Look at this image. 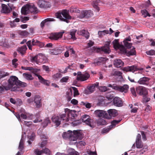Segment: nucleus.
<instances>
[{
  "instance_id": "obj_41",
  "label": "nucleus",
  "mask_w": 155,
  "mask_h": 155,
  "mask_svg": "<svg viewBox=\"0 0 155 155\" xmlns=\"http://www.w3.org/2000/svg\"><path fill=\"white\" fill-rule=\"evenodd\" d=\"M23 76L26 79L28 80H31L33 79L32 75L30 74L25 73L23 74Z\"/></svg>"
},
{
  "instance_id": "obj_52",
  "label": "nucleus",
  "mask_w": 155,
  "mask_h": 155,
  "mask_svg": "<svg viewBox=\"0 0 155 155\" xmlns=\"http://www.w3.org/2000/svg\"><path fill=\"white\" fill-rule=\"evenodd\" d=\"M72 88L74 91V96L75 97L78 96L79 94L77 88L74 87H72Z\"/></svg>"
},
{
  "instance_id": "obj_26",
  "label": "nucleus",
  "mask_w": 155,
  "mask_h": 155,
  "mask_svg": "<svg viewBox=\"0 0 155 155\" xmlns=\"http://www.w3.org/2000/svg\"><path fill=\"white\" fill-rule=\"evenodd\" d=\"M114 65L116 67L120 68L124 65V62L120 59H116L114 62Z\"/></svg>"
},
{
  "instance_id": "obj_14",
  "label": "nucleus",
  "mask_w": 155,
  "mask_h": 155,
  "mask_svg": "<svg viewBox=\"0 0 155 155\" xmlns=\"http://www.w3.org/2000/svg\"><path fill=\"white\" fill-rule=\"evenodd\" d=\"M150 80V78L144 77L140 78L138 81L137 83L140 84L147 86L149 84V81Z\"/></svg>"
},
{
  "instance_id": "obj_36",
  "label": "nucleus",
  "mask_w": 155,
  "mask_h": 155,
  "mask_svg": "<svg viewBox=\"0 0 155 155\" xmlns=\"http://www.w3.org/2000/svg\"><path fill=\"white\" fill-rule=\"evenodd\" d=\"M40 98L41 97H35L34 102L35 103V105L37 108L40 107L41 105Z\"/></svg>"
},
{
  "instance_id": "obj_40",
  "label": "nucleus",
  "mask_w": 155,
  "mask_h": 155,
  "mask_svg": "<svg viewBox=\"0 0 155 155\" xmlns=\"http://www.w3.org/2000/svg\"><path fill=\"white\" fill-rule=\"evenodd\" d=\"M109 33V31L108 30H104L103 31H99L98 32V35L99 37H102L104 35H105L106 34Z\"/></svg>"
},
{
  "instance_id": "obj_54",
  "label": "nucleus",
  "mask_w": 155,
  "mask_h": 155,
  "mask_svg": "<svg viewBox=\"0 0 155 155\" xmlns=\"http://www.w3.org/2000/svg\"><path fill=\"white\" fill-rule=\"evenodd\" d=\"M47 143V142L46 140H43L41 143L39 144V146L43 148L46 146Z\"/></svg>"
},
{
  "instance_id": "obj_58",
  "label": "nucleus",
  "mask_w": 155,
  "mask_h": 155,
  "mask_svg": "<svg viewBox=\"0 0 155 155\" xmlns=\"http://www.w3.org/2000/svg\"><path fill=\"white\" fill-rule=\"evenodd\" d=\"M28 136V138L30 139V140L33 141L34 140L35 135L34 133H32L31 134V135H29Z\"/></svg>"
},
{
  "instance_id": "obj_64",
  "label": "nucleus",
  "mask_w": 155,
  "mask_h": 155,
  "mask_svg": "<svg viewBox=\"0 0 155 155\" xmlns=\"http://www.w3.org/2000/svg\"><path fill=\"white\" fill-rule=\"evenodd\" d=\"M21 35L23 36H27L28 34L29 33L28 32L24 31H22L20 33Z\"/></svg>"
},
{
  "instance_id": "obj_55",
  "label": "nucleus",
  "mask_w": 155,
  "mask_h": 155,
  "mask_svg": "<svg viewBox=\"0 0 155 155\" xmlns=\"http://www.w3.org/2000/svg\"><path fill=\"white\" fill-rule=\"evenodd\" d=\"M107 60V59L104 58H99L98 63H100L102 64H104L105 61Z\"/></svg>"
},
{
  "instance_id": "obj_31",
  "label": "nucleus",
  "mask_w": 155,
  "mask_h": 155,
  "mask_svg": "<svg viewBox=\"0 0 155 155\" xmlns=\"http://www.w3.org/2000/svg\"><path fill=\"white\" fill-rule=\"evenodd\" d=\"M2 12L7 13L10 12V9L6 5L2 4Z\"/></svg>"
},
{
  "instance_id": "obj_1",
  "label": "nucleus",
  "mask_w": 155,
  "mask_h": 155,
  "mask_svg": "<svg viewBox=\"0 0 155 155\" xmlns=\"http://www.w3.org/2000/svg\"><path fill=\"white\" fill-rule=\"evenodd\" d=\"M62 136L64 139H68L71 142L76 141L78 139H81L83 137L81 131L78 130H74L73 132L69 130L67 132H64Z\"/></svg>"
},
{
  "instance_id": "obj_63",
  "label": "nucleus",
  "mask_w": 155,
  "mask_h": 155,
  "mask_svg": "<svg viewBox=\"0 0 155 155\" xmlns=\"http://www.w3.org/2000/svg\"><path fill=\"white\" fill-rule=\"evenodd\" d=\"M67 97H71L73 95L71 90H69L67 92Z\"/></svg>"
},
{
  "instance_id": "obj_51",
  "label": "nucleus",
  "mask_w": 155,
  "mask_h": 155,
  "mask_svg": "<svg viewBox=\"0 0 155 155\" xmlns=\"http://www.w3.org/2000/svg\"><path fill=\"white\" fill-rule=\"evenodd\" d=\"M34 152L36 155H42L43 153L42 150H40L38 149L35 150Z\"/></svg>"
},
{
  "instance_id": "obj_60",
  "label": "nucleus",
  "mask_w": 155,
  "mask_h": 155,
  "mask_svg": "<svg viewBox=\"0 0 155 155\" xmlns=\"http://www.w3.org/2000/svg\"><path fill=\"white\" fill-rule=\"evenodd\" d=\"M18 61V60L16 58L14 59L12 61V64L15 68H16L18 65L17 63Z\"/></svg>"
},
{
  "instance_id": "obj_25",
  "label": "nucleus",
  "mask_w": 155,
  "mask_h": 155,
  "mask_svg": "<svg viewBox=\"0 0 155 155\" xmlns=\"http://www.w3.org/2000/svg\"><path fill=\"white\" fill-rule=\"evenodd\" d=\"M131 38L130 37H128L123 41L124 45L127 48H130L132 46L131 43H129L128 41H130Z\"/></svg>"
},
{
  "instance_id": "obj_23",
  "label": "nucleus",
  "mask_w": 155,
  "mask_h": 155,
  "mask_svg": "<svg viewBox=\"0 0 155 155\" xmlns=\"http://www.w3.org/2000/svg\"><path fill=\"white\" fill-rule=\"evenodd\" d=\"M113 102L114 105L117 106L121 107L123 105V102L119 97H114Z\"/></svg>"
},
{
  "instance_id": "obj_38",
  "label": "nucleus",
  "mask_w": 155,
  "mask_h": 155,
  "mask_svg": "<svg viewBox=\"0 0 155 155\" xmlns=\"http://www.w3.org/2000/svg\"><path fill=\"white\" fill-rule=\"evenodd\" d=\"M97 124L99 125H105L107 124L106 121L104 119L99 118L96 120Z\"/></svg>"
},
{
  "instance_id": "obj_19",
  "label": "nucleus",
  "mask_w": 155,
  "mask_h": 155,
  "mask_svg": "<svg viewBox=\"0 0 155 155\" xmlns=\"http://www.w3.org/2000/svg\"><path fill=\"white\" fill-rule=\"evenodd\" d=\"M136 147L137 148H142L143 147V143L141 142V135L138 134L137 136L136 141Z\"/></svg>"
},
{
  "instance_id": "obj_50",
  "label": "nucleus",
  "mask_w": 155,
  "mask_h": 155,
  "mask_svg": "<svg viewBox=\"0 0 155 155\" xmlns=\"http://www.w3.org/2000/svg\"><path fill=\"white\" fill-rule=\"evenodd\" d=\"M99 90L101 92H104L109 90L108 88L106 86H100L98 88Z\"/></svg>"
},
{
  "instance_id": "obj_49",
  "label": "nucleus",
  "mask_w": 155,
  "mask_h": 155,
  "mask_svg": "<svg viewBox=\"0 0 155 155\" xmlns=\"http://www.w3.org/2000/svg\"><path fill=\"white\" fill-rule=\"evenodd\" d=\"M50 123V121L48 118H46L44 121L43 122L42 125L44 127H46L48 125V124Z\"/></svg>"
},
{
  "instance_id": "obj_43",
  "label": "nucleus",
  "mask_w": 155,
  "mask_h": 155,
  "mask_svg": "<svg viewBox=\"0 0 155 155\" xmlns=\"http://www.w3.org/2000/svg\"><path fill=\"white\" fill-rule=\"evenodd\" d=\"M10 101L11 103L14 104H19L21 102V100L19 98L17 99L16 101L14 99L11 98Z\"/></svg>"
},
{
  "instance_id": "obj_11",
  "label": "nucleus",
  "mask_w": 155,
  "mask_h": 155,
  "mask_svg": "<svg viewBox=\"0 0 155 155\" xmlns=\"http://www.w3.org/2000/svg\"><path fill=\"white\" fill-rule=\"evenodd\" d=\"M121 121L120 120H114L111 122V125L108 128L103 129L102 130L103 133L106 134L112 129V128L115 127L116 124H117Z\"/></svg>"
},
{
  "instance_id": "obj_8",
  "label": "nucleus",
  "mask_w": 155,
  "mask_h": 155,
  "mask_svg": "<svg viewBox=\"0 0 155 155\" xmlns=\"http://www.w3.org/2000/svg\"><path fill=\"white\" fill-rule=\"evenodd\" d=\"M14 114L18 119L20 123H21L22 122V121L21 119H21L24 120L32 119L29 116V114L25 112L24 113H22L20 115L17 113Z\"/></svg>"
},
{
  "instance_id": "obj_59",
  "label": "nucleus",
  "mask_w": 155,
  "mask_h": 155,
  "mask_svg": "<svg viewBox=\"0 0 155 155\" xmlns=\"http://www.w3.org/2000/svg\"><path fill=\"white\" fill-rule=\"evenodd\" d=\"M130 91L131 94H133V96H136V91H135V88L134 87L130 88Z\"/></svg>"
},
{
  "instance_id": "obj_32",
  "label": "nucleus",
  "mask_w": 155,
  "mask_h": 155,
  "mask_svg": "<svg viewBox=\"0 0 155 155\" xmlns=\"http://www.w3.org/2000/svg\"><path fill=\"white\" fill-rule=\"evenodd\" d=\"M21 68L25 70H29L32 71L34 73L35 72H38L40 71V69H33L32 67H25L24 66L21 67Z\"/></svg>"
},
{
  "instance_id": "obj_24",
  "label": "nucleus",
  "mask_w": 155,
  "mask_h": 155,
  "mask_svg": "<svg viewBox=\"0 0 155 155\" xmlns=\"http://www.w3.org/2000/svg\"><path fill=\"white\" fill-rule=\"evenodd\" d=\"M76 30H73L70 33H67L66 34L68 36V39H72L73 40L76 39V38L75 37V34L76 33Z\"/></svg>"
},
{
  "instance_id": "obj_4",
  "label": "nucleus",
  "mask_w": 155,
  "mask_h": 155,
  "mask_svg": "<svg viewBox=\"0 0 155 155\" xmlns=\"http://www.w3.org/2000/svg\"><path fill=\"white\" fill-rule=\"evenodd\" d=\"M46 59V57L44 55L41 54H39L35 56L32 57L31 60L32 62L38 64L39 63H45Z\"/></svg>"
},
{
  "instance_id": "obj_22",
  "label": "nucleus",
  "mask_w": 155,
  "mask_h": 155,
  "mask_svg": "<svg viewBox=\"0 0 155 155\" xmlns=\"http://www.w3.org/2000/svg\"><path fill=\"white\" fill-rule=\"evenodd\" d=\"M29 4H26L22 7L21 9V12L23 14L26 15L30 12Z\"/></svg>"
},
{
  "instance_id": "obj_5",
  "label": "nucleus",
  "mask_w": 155,
  "mask_h": 155,
  "mask_svg": "<svg viewBox=\"0 0 155 155\" xmlns=\"http://www.w3.org/2000/svg\"><path fill=\"white\" fill-rule=\"evenodd\" d=\"M93 12L91 10H82L78 15V18H88L93 16Z\"/></svg>"
},
{
  "instance_id": "obj_46",
  "label": "nucleus",
  "mask_w": 155,
  "mask_h": 155,
  "mask_svg": "<svg viewBox=\"0 0 155 155\" xmlns=\"http://www.w3.org/2000/svg\"><path fill=\"white\" fill-rule=\"evenodd\" d=\"M18 84H17V86L21 88V87H25L27 85V84L26 83L21 82L19 81L18 80Z\"/></svg>"
},
{
  "instance_id": "obj_45",
  "label": "nucleus",
  "mask_w": 155,
  "mask_h": 155,
  "mask_svg": "<svg viewBox=\"0 0 155 155\" xmlns=\"http://www.w3.org/2000/svg\"><path fill=\"white\" fill-rule=\"evenodd\" d=\"M43 151V153H45L47 155H50L51 153V151L49 149L47 148H45L42 149Z\"/></svg>"
},
{
  "instance_id": "obj_56",
  "label": "nucleus",
  "mask_w": 155,
  "mask_h": 155,
  "mask_svg": "<svg viewBox=\"0 0 155 155\" xmlns=\"http://www.w3.org/2000/svg\"><path fill=\"white\" fill-rule=\"evenodd\" d=\"M146 53L147 55H153L155 54V51L151 50L150 51H147Z\"/></svg>"
},
{
  "instance_id": "obj_57",
  "label": "nucleus",
  "mask_w": 155,
  "mask_h": 155,
  "mask_svg": "<svg viewBox=\"0 0 155 155\" xmlns=\"http://www.w3.org/2000/svg\"><path fill=\"white\" fill-rule=\"evenodd\" d=\"M60 118L61 120H65L66 121H68L69 120L68 118L66 117L65 114H63L61 115Z\"/></svg>"
},
{
  "instance_id": "obj_17",
  "label": "nucleus",
  "mask_w": 155,
  "mask_h": 155,
  "mask_svg": "<svg viewBox=\"0 0 155 155\" xmlns=\"http://www.w3.org/2000/svg\"><path fill=\"white\" fill-rule=\"evenodd\" d=\"M110 41H107L106 42L105 45L101 48L100 49L103 51L104 53L109 54L110 50Z\"/></svg>"
},
{
  "instance_id": "obj_62",
  "label": "nucleus",
  "mask_w": 155,
  "mask_h": 155,
  "mask_svg": "<svg viewBox=\"0 0 155 155\" xmlns=\"http://www.w3.org/2000/svg\"><path fill=\"white\" fill-rule=\"evenodd\" d=\"M69 79L68 76L63 77L61 80V81L62 82H67Z\"/></svg>"
},
{
  "instance_id": "obj_33",
  "label": "nucleus",
  "mask_w": 155,
  "mask_h": 155,
  "mask_svg": "<svg viewBox=\"0 0 155 155\" xmlns=\"http://www.w3.org/2000/svg\"><path fill=\"white\" fill-rule=\"evenodd\" d=\"M39 7L41 8H45L47 6V2L44 0H40L38 2Z\"/></svg>"
},
{
  "instance_id": "obj_29",
  "label": "nucleus",
  "mask_w": 155,
  "mask_h": 155,
  "mask_svg": "<svg viewBox=\"0 0 155 155\" xmlns=\"http://www.w3.org/2000/svg\"><path fill=\"white\" fill-rule=\"evenodd\" d=\"M108 113L109 114V116L108 115V117H110V119L111 117H115L117 115V110L114 109H110L108 110Z\"/></svg>"
},
{
  "instance_id": "obj_2",
  "label": "nucleus",
  "mask_w": 155,
  "mask_h": 155,
  "mask_svg": "<svg viewBox=\"0 0 155 155\" xmlns=\"http://www.w3.org/2000/svg\"><path fill=\"white\" fill-rule=\"evenodd\" d=\"M18 80V78L16 77H11L8 80V85L4 87L5 89L7 91L11 89L12 91H22V89L17 86Z\"/></svg>"
},
{
  "instance_id": "obj_30",
  "label": "nucleus",
  "mask_w": 155,
  "mask_h": 155,
  "mask_svg": "<svg viewBox=\"0 0 155 155\" xmlns=\"http://www.w3.org/2000/svg\"><path fill=\"white\" fill-rule=\"evenodd\" d=\"M114 48L116 49H119L120 50V48L122 47H124L123 46H120L118 41V39H115L112 42Z\"/></svg>"
},
{
  "instance_id": "obj_34",
  "label": "nucleus",
  "mask_w": 155,
  "mask_h": 155,
  "mask_svg": "<svg viewBox=\"0 0 155 155\" xmlns=\"http://www.w3.org/2000/svg\"><path fill=\"white\" fill-rule=\"evenodd\" d=\"M64 111L65 113L68 115L71 114V115L73 117H74L76 116V114H75L76 111L75 110H71L68 108H66L64 109Z\"/></svg>"
},
{
  "instance_id": "obj_39",
  "label": "nucleus",
  "mask_w": 155,
  "mask_h": 155,
  "mask_svg": "<svg viewBox=\"0 0 155 155\" xmlns=\"http://www.w3.org/2000/svg\"><path fill=\"white\" fill-rule=\"evenodd\" d=\"M25 138L23 135H22L20 141L18 148L21 150H22L23 148V145L24 143Z\"/></svg>"
},
{
  "instance_id": "obj_16",
  "label": "nucleus",
  "mask_w": 155,
  "mask_h": 155,
  "mask_svg": "<svg viewBox=\"0 0 155 155\" xmlns=\"http://www.w3.org/2000/svg\"><path fill=\"white\" fill-rule=\"evenodd\" d=\"M99 83H96L92 84L88 88L85 90V93L87 94H89L93 92L95 90V87L98 86Z\"/></svg>"
},
{
  "instance_id": "obj_42",
  "label": "nucleus",
  "mask_w": 155,
  "mask_h": 155,
  "mask_svg": "<svg viewBox=\"0 0 155 155\" xmlns=\"http://www.w3.org/2000/svg\"><path fill=\"white\" fill-rule=\"evenodd\" d=\"M80 34L84 36L87 39L88 38L89 36L88 32L85 30L81 31Z\"/></svg>"
},
{
  "instance_id": "obj_20",
  "label": "nucleus",
  "mask_w": 155,
  "mask_h": 155,
  "mask_svg": "<svg viewBox=\"0 0 155 155\" xmlns=\"http://www.w3.org/2000/svg\"><path fill=\"white\" fill-rule=\"evenodd\" d=\"M51 120L57 127L58 126L61 124V119L58 116L54 115L51 117Z\"/></svg>"
},
{
  "instance_id": "obj_44",
  "label": "nucleus",
  "mask_w": 155,
  "mask_h": 155,
  "mask_svg": "<svg viewBox=\"0 0 155 155\" xmlns=\"http://www.w3.org/2000/svg\"><path fill=\"white\" fill-rule=\"evenodd\" d=\"M122 74V73L120 71L114 70L111 73V75L113 76H120Z\"/></svg>"
},
{
  "instance_id": "obj_15",
  "label": "nucleus",
  "mask_w": 155,
  "mask_h": 155,
  "mask_svg": "<svg viewBox=\"0 0 155 155\" xmlns=\"http://www.w3.org/2000/svg\"><path fill=\"white\" fill-rule=\"evenodd\" d=\"M64 33V32L52 33L50 35L49 38L51 40H57L62 37Z\"/></svg>"
},
{
  "instance_id": "obj_47",
  "label": "nucleus",
  "mask_w": 155,
  "mask_h": 155,
  "mask_svg": "<svg viewBox=\"0 0 155 155\" xmlns=\"http://www.w3.org/2000/svg\"><path fill=\"white\" fill-rule=\"evenodd\" d=\"M141 12L142 15L145 18L147 16H148L149 17L150 16V15L149 14L147 11L145 9L141 10Z\"/></svg>"
},
{
  "instance_id": "obj_27",
  "label": "nucleus",
  "mask_w": 155,
  "mask_h": 155,
  "mask_svg": "<svg viewBox=\"0 0 155 155\" xmlns=\"http://www.w3.org/2000/svg\"><path fill=\"white\" fill-rule=\"evenodd\" d=\"M55 19L53 18H48L42 21L40 25L41 28H43L45 25H48V22L49 21H54Z\"/></svg>"
},
{
  "instance_id": "obj_9",
  "label": "nucleus",
  "mask_w": 155,
  "mask_h": 155,
  "mask_svg": "<svg viewBox=\"0 0 155 155\" xmlns=\"http://www.w3.org/2000/svg\"><path fill=\"white\" fill-rule=\"evenodd\" d=\"M95 115L99 117H103L110 119V117H108V114L106 112L103 110H97L94 112Z\"/></svg>"
},
{
  "instance_id": "obj_10",
  "label": "nucleus",
  "mask_w": 155,
  "mask_h": 155,
  "mask_svg": "<svg viewBox=\"0 0 155 155\" xmlns=\"http://www.w3.org/2000/svg\"><path fill=\"white\" fill-rule=\"evenodd\" d=\"M120 51L123 54H126L127 56L135 55L136 52L135 48L134 47H132V49L130 51H127L124 47H122L120 48Z\"/></svg>"
},
{
  "instance_id": "obj_48",
  "label": "nucleus",
  "mask_w": 155,
  "mask_h": 155,
  "mask_svg": "<svg viewBox=\"0 0 155 155\" xmlns=\"http://www.w3.org/2000/svg\"><path fill=\"white\" fill-rule=\"evenodd\" d=\"M86 144V143L84 141H81L77 143V146L79 148H81L83 146H85Z\"/></svg>"
},
{
  "instance_id": "obj_37",
  "label": "nucleus",
  "mask_w": 155,
  "mask_h": 155,
  "mask_svg": "<svg viewBox=\"0 0 155 155\" xmlns=\"http://www.w3.org/2000/svg\"><path fill=\"white\" fill-rule=\"evenodd\" d=\"M27 49L26 46L24 45L21 47H19L17 49V51L22 55H23L25 53Z\"/></svg>"
},
{
  "instance_id": "obj_12",
  "label": "nucleus",
  "mask_w": 155,
  "mask_h": 155,
  "mask_svg": "<svg viewBox=\"0 0 155 155\" xmlns=\"http://www.w3.org/2000/svg\"><path fill=\"white\" fill-rule=\"evenodd\" d=\"M129 86L127 85H124L123 86H116L113 87V89L120 91L121 92H124L126 93L128 91Z\"/></svg>"
},
{
  "instance_id": "obj_53",
  "label": "nucleus",
  "mask_w": 155,
  "mask_h": 155,
  "mask_svg": "<svg viewBox=\"0 0 155 155\" xmlns=\"http://www.w3.org/2000/svg\"><path fill=\"white\" fill-rule=\"evenodd\" d=\"M61 77V74L57 73L54 74L52 76V78L54 80H56Z\"/></svg>"
},
{
  "instance_id": "obj_7",
  "label": "nucleus",
  "mask_w": 155,
  "mask_h": 155,
  "mask_svg": "<svg viewBox=\"0 0 155 155\" xmlns=\"http://www.w3.org/2000/svg\"><path fill=\"white\" fill-rule=\"evenodd\" d=\"M90 77V74L87 72L81 73L80 72L77 73V79L81 81H84L87 80Z\"/></svg>"
},
{
  "instance_id": "obj_21",
  "label": "nucleus",
  "mask_w": 155,
  "mask_h": 155,
  "mask_svg": "<svg viewBox=\"0 0 155 155\" xmlns=\"http://www.w3.org/2000/svg\"><path fill=\"white\" fill-rule=\"evenodd\" d=\"M91 119L90 118V116L87 115H83L82 117V120L83 122L84 123L91 127L92 126L91 124Z\"/></svg>"
},
{
  "instance_id": "obj_18",
  "label": "nucleus",
  "mask_w": 155,
  "mask_h": 155,
  "mask_svg": "<svg viewBox=\"0 0 155 155\" xmlns=\"http://www.w3.org/2000/svg\"><path fill=\"white\" fill-rule=\"evenodd\" d=\"M40 42L37 39H33L32 41H28L27 43V45L29 49L30 50L32 49V45H39Z\"/></svg>"
},
{
  "instance_id": "obj_61",
  "label": "nucleus",
  "mask_w": 155,
  "mask_h": 155,
  "mask_svg": "<svg viewBox=\"0 0 155 155\" xmlns=\"http://www.w3.org/2000/svg\"><path fill=\"white\" fill-rule=\"evenodd\" d=\"M29 20V17H28L24 16L21 17V21L23 22H25Z\"/></svg>"
},
{
  "instance_id": "obj_3",
  "label": "nucleus",
  "mask_w": 155,
  "mask_h": 155,
  "mask_svg": "<svg viewBox=\"0 0 155 155\" xmlns=\"http://www.w3.org/2000/svg\"><path fill=\"white\" fill-rule=\"evenodd\" d=\"M56 18L61 21L68 22V20L71 18V17L69 15L68 11L66 10H62L61 12L57 13L55 14Z\"/></svg>"
},
{
  "instance_id": "obj_35",
  "label": "nucleus",
  "mask_w": 155,
  "mask_h": 155,
  "mask_svg": "<svg viewBox=\"0 0 155 155\" xmlns=\"http://www.w3.org/2000/svg\"><path fill=\"white\" fill-rule=\"evenodd\" d=\"M30 11L31 13H37L38 12L37 8L33 4H29Z\"/></svg>"
},
{
  "instance_id": "obj_28",
  "label": "nucleus",
  "mask_w": 155,
  "mask_h": 155,
  "mask_svg": "<svg viewBox=\"0 0 155 155\" xmlns=\"http://www.w3.org/2000/svg\"><path fill=\"white\" fill-rule=\"evenodd\" d=\"M38 77L40 81L42 84L48 86L49 84V82L46 80L44 79L41 75L38 74H35Z\"/></svg>"
},
{
  "instance_id": "obj_6",
  "label": "nucleus",
  "mask_w": 155,
  "mask_h": 155,
  "mask_svg": "<svg viewBox=\"0 0 155 155\" xmlns=\"http://www.w3.org/2000/svg\"><path fill=\"white\" fill-rule=\"evenodd\" d=\"M136 89L137 93L140 96H146L148 94V89L145 87L139 86L136 87Z\"/></svg>"
},
{
  "instance_id": "obj_13",
  "label": "nucleus",
  "mask_w": 155,
  "mask_h": 155,
  "mask_svg": "<svg viewBox=\"0 0 155 155\" xmlns=\"http://www.w3.org/2000/svg\"><path fill=\"white\" fill-rule=\"evenodd\" d=\"M140 70L136 66L133 65L131 66H127L123 68L122 70L126 72H134L138 70Z\"/></svg>"
}]
</instances>
